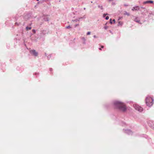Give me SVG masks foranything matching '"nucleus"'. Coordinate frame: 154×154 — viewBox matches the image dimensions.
<instances>
[{
	"label": "nucleus",
	"instance_id": "nucleus-1",
	"mask_svg": "<svg viewBox=\"0 0 154 154\" xmlns=\"http://www.w3.org/2000/svg\"><path fill=\"white\" fill-rule=\"evenodd\" d=\"M113 103L115 107L119 110L123 112H125L127 108L124 103L121 101L115 100L113 101Z\"/></svg>",
	"mask_w": 154,
	"mask_h": 154
},
{
	"label": "nucleus",
	"instance_id": "nucleus-2",
	"mask_svg": "<svg viewBox=\"0 0 154 154\" xmlns=\"http://www.w3.org/2000/svg\"><path fill=\"white\" fill-rule=\"evenodd\" d=\"M145 101L146 105L150 107L153 104L154 99L153 98L148 96L145 99Z\"/></svg>",
	"mask_w": 154,
	"mask_h": 154
},
{
	"label": "nucleus",
	"instance_id": "nucleus-3",
	"mask_svg": "<svg viewBox=\"0 0 154 154\" xmlns=\"http://www.w3.org/2000/svg\"><path fill=\"white\" fill-rule=\"evenodd\" d=\"M133 107L135 109L139 112H142L143 110V108L139 105L134 104L133 105Z\"/></svg>",
	"mask_w": 154,
	"mask_h": 154
},
{
	"label": "nucleus",
	"instance_id": "nucleus-4",
	"mask_svg": "<svg viewBox=\"0 0 154 154\" xmlns=\"http://www.w3.org/2000/svg\"><path fill=\"white\" fill-rule=\"evenodd\" d=\"M124 132L128 135H132L133 134V132L130 129H123Z\"/></svg>",
	"mask_w": 154,
	"mask_h": 154
},
{
	"label": "nucleus",
	"instance_id": "nucleus-5",
	"mask_svg": "<svg viewBox=\"0 0 154 154\" xmlns=\"http://www.w3.org/2000/svg\"><path fill=\"white\" fill-rule=\"evenodd\" d=\"M29 53L32 55L37 57L38 55V53L35 50H31L29 51Z\"/></svg>",
	"mask_w": 154,
	"mask_h": 154
},
{
	"label": "nucleus",
	"instance_id": "nucleus-6",
	"mask_svg": "<svg viewBox=\"0 0 154 154\" xmlns=\"http://www.w3.org/2000/svg\"><path fill=\"white\" fill-rule=\"evenodd\" d=\"M149 125L152 129H154V122L152 120H149L148 122Z\"/></svg>",
	"mask_w": 154,
	"mask_h": 154
},
{
	"label": "nucleus",
	"instance_id": "nucleus-7",
	"mask_svg": "<svg viewBox=\"0 0 154 154\" xmlns=\"http://www.w3.org/2000/svg\"><path fill=\"white\" fill-rule=\"evenodd\" d=\"M48 16H49L48 15H46L45 14H43L42 16V17L43 18V20L45 21H48L49 20V18L48 17Z\"/></svg>",
	"mask_w": 154,
	"mask_h": 154
},
{
	"label": "nucleus",
	"instance_id": "nucleus-8",
	"mask_svg": "<svg viewBox=\"0 0 154 154\" xmlns=\"http://www.w3.org/2000/svg\"><path fill=\"white\" fill-rule=\"evenodd\" d=\"M47 33V30H43L41 31L40 33V35L41 36H43L45 35Z\"/></svg>",
	"mask_w": 154,
	"mask_h": 154
},
{
	"label": "nucleus",
	"instance_id": "nucleus-9",
	"mask_svg": "<svg viewBox=\"0 0 154 154\" xmlns=\"http://www.w3.org/2000/svg\"><path fill=\"white\" fill-rule=\"evenodd\" d=\"M153 1L152 0H148L146 1L145 2H143V4H148L149 3H153Z\"/></svg>",
	"mask_w": 154,
	"mask_h": 154
},
{
	"label": "nucleus",
	"instance_id": "nucleus-10",
	"mask_svg": "<svg viewBox=\"0 0 154 154\" xmlns=\"http://www.w3.org/2000/svg\"><path fill=\"white\" fill-rule=\"evenodd\" d=\"M134 21L137 23L141 24L140 20L139 19L138 17H135L134 19Z\"/></svg>",
	"mask_w": 154,
	"mask_h": 154
},
{
	"label": "nucleus",
	"instance_id": "nucleus-11",
	"mask_svg": "<svg viewBox=\"0 0 154 154\" xmlns=\"http://www.w3.org/2000/svg\"><path fill=\"white\" fill-rule=\"evenodd\" d=\"M140 137H144L146 139H148L149 138L148 136L146 134H141L140 135Z\"/></svg>",
	"mask_w": 154,
	"mask_h": 154
},
{
	"label": "nucleus",
	"instance_id": "nucleus-12",
	"mask_svg": "<svg viewBox=\"0 0 154 154\" xmlns=\"http://www.w3.org/2000/svg\"><path fill=\"white\" fill-rule=\"evenodd\" d=\"M134 9L136 11L140 10V8L138 6H136L134 7Z\"/></svg>",
	"mask_w": 154,
	"mask_h": 154
},
{
	"label": "nucleus",
	"instance_id": "nucleus-13",
	"mask_svg": "<svg viewBox=\"0 0 154 154\" xmlns=\"http://www.w3.org/2000/svg\"><path fill=\"white\" fill-rule=\"evenodd\" d=\"M82 41L83 42V43L84 44H86V42H85L86 39H85V38L82 37Z\"/></svg>",
	"mask_w": 154,
	"mask_h": 154
},
{
	"label": "nucleus",
	"instance_id": "nucleus-14",
	"mask_svg": "<svg viewBox=\"0 0 154 154\" xmlns=\"http://www.w3.org/2000/svg\"><path fill=\"white\" fill-rule=\"evenodd\" d=\"M123 25V23L121 21H119L118 22V26H122Z\"/></svg>",
	"mask_w": 154,
	"mask_h": 154
},
{
	"label": "nucleus",
	"instance_id": "nucleus-15",
	"mask_svg": "<svg viewBox=\"0 0 154 154\" xmlns=\"http://www.w3.org/2000/svg\"><path fill=\"white\" fill-rule=\"evenodd\" d=\"M80 18V20H81V19H85L86 18V15H84V16L82 17H81L80 18Z\"/></svg>",
	"mask_w": 154,
	"mask_h": 154
},
{
	"label": "nucleus",
	"instance_id": "nucleus-16",
	"mask_svg": "<svg viewBox=\"0 0 154 154\" xmlns=\"http://www.w3.org/2000/svg\"><path fill=\"white\" fill-rule=\"evenodd\" d=\"M80 20V18H79L76 19L75 20H73V21L75 22H77V21H79Z\"/></svg>",
	"mask_w": 154,
	"mask_h": 154
},
{
	"label": "nucleus",
	"instance_id": "nucleus-17",
	"mask_svg": "<svg viewBox=\"0 0 154 154\" xmlns=\"http://www.w3.org/2000/svg\"><path fill=\"white\" fill-rule=\"evenodd\" d=\"M32 28L31 27L26 26V30H30Z\"/></svg>",
	"mask_w": 154,
	"mask_h": 154
},
{
	"label": "nucleus",
	"instance_id": "nucleus-18",
	"mask_svg": "<svg viewBox=\"0 0 154 154\" xmlns=\"http://www.w3.org/2000/svg\"><path fill=\"white\" fill-rule=\"evenodd\" d=\"M51 54H49V55H48L47 56V59H48V60H49L50 59L51 57Z\"/></svg>",
	"mask_w": 154,
	"mask_h": 154
},
{
	"label": "nucleus",
	"instance_id": "nucleus-19",
	"mask_svg": "<svg viewBox=\"0 0 154 154\" xmlns=\"http://www.w3.org/2000/svg\"><path fill=\"white\" fill-rule=\"evenodd\" d=\"M98 7L99 8H100L101 9H103V7L102 6H100V5H98Z\"/></svg>",
	"mask_w": 154,
	"mask_h": 154
},
{
	"label": "nucleus",
	"instance_id": "nucleus-20",
	"mask_svg": "<svg viewBox=\"0 0 154 154\" xmlns=\"http://www.w3.org/2000/svg\"><path fill=\"white\" fill-rule=\"evenodd\" d=\"M121 124L122 126H124L125 125V123L124 122H122Z\"/></svg>",
	"mask_w": 154,
	"mask_h": 154
},
{
	"label": "nucleus",
	"instance_id": "nucleus-21",
	"mask_svg": "<svg viewBox=\"0 0 154 154\" xmlns=\"http://www.w3.org/2000/svg\"><path fill=\"white\" fill-rule=\"evenodd\" d=\"M124 14L128 16L129 15V13H128L126 11L124 13Z\"/></svg>",
	"mask_w": 154,
	"mask_h": 154
},
{
	"label": "nucleus",
	"instance_id": "nucleus-22",
	"mask_svg": "<svg viewBox=\"0 0 154 154\" xmlns=\"http://www.w3.org/2000/svg\"><path fill=\"white\" fill-rule=\"evenodd\" d=\"M108 15L107 14H104L103 15V17H104L106 16V15Z\"/></svg>",
	"mask_w": 154,
	"mask_h": 154
},
{
	"label": "nucleus",
	"instance_id": "nucleus-23",
	"mask_svg": "<svg viewBox=\"0 0 154 154\" xmlns=\"http://www.w3.org/2000/svg\"><path fill=\"white\" fill-rule=\"evenodd\" d=\"M91 32H88L87 33V35H90L91 34Z\"/></svg>",
	"mask_w": 154,
	"mask_h": 154
},
{
	"label": "nucleus",
	"instance_id": "nucleus-24",
	"mask_svg": "<svg viewBox=\"0 0 154 154\" xmlns=\"http://www.w3.org/2000/svg\"><path fill=\"white\" fill-rule=\"evenodd\" d=\"M110 23L111 24H112V19L111 18L110 19Z\"/></svg>",
	"mask_w": 154,
	"mask_h": 154
},
{
	"label": "nucleus",
	"instance_id": "nucleus-25",
	"mask_svg": "<svg viewBox=\"0 0 154 154\" xmlns=\"http://www.w3.org/2000/svg\"><path fill=\"white\" fill-rule=\"evenodd\" d=\"M32 32L34 33H35V29H33L32 30Z\"/></svg>",
	"mask_w": 154,
	"mask_h": 154
},
{
	"label": "nucleus",
	"instance_id": "nucleus-26",
	"mask_svg": "<svg viewBox=\"0 0 154 154\" xmlns=\"http://www.w3.org/2000/svg\"><path fill=\"white\" fill-rule=\"evenodd\" d=\"M15 24L16 25H19L20 24V23H17L16 22L15 23Z\"/></svg>",
	"mask_w": 154,
	"mask_h": 154
},
{
	"label": "nucleus",
	"instance_id": "nucleus-27",
	"mask_svg": "<svg viewBox=\"0 0 154 154\" xmlns=\"http://www.w3.org/2000/svg\"><path fill=\"white\" fill-rule=\"evenodd\" d=\"M109 19V17L108 16H106L105 17V19L106 20H108Z\"/></svg>",
	"mask_w": 154,
	"mask_h": 154
},
{
	"label": "nucleus",
	"instance_id": "nucleus-28",
	"mask_svg": "<svg viewBox=\"0 0 154 154\" xmlns=\"http://www.w3.org/2000/svg\"><path fill=\"white\" fill-rule=\"evenodd\" d=\"M79 24H75V27H76L78 26H79Z\"/></svg>",
	"mask_w": 154,
	"mask_h": 154
},
{
	"label": "nucleus",
	"instance_id": "nucleus-29",
	"mask_svg": "<svg viewBox=\"0 0 154 154\" xmlns=\"http://www.w3.org/2000/svg\"><path fill=\"white\" fill-rule=\"evenodd\" d=\"M71 27L70 26H67L66 27V28L67 29H69V28H70Z\"/></svg>",
	"mask_w": 154,
	"mask_h": 154
},
{
	"label": "nucleus",
	"instance_id": "nucleus-30",
	"mask_svg": "<svg viewBox=\"0 0 154 154\" xmlns=\"http://www.w3.org/2000/svg\"><path fill=\"white\" fill-rule=\"evenodd\" d=\"M104 28L105 29H106L108 28V27L106 26H104Z\"/></svg>",
	"mask_w": 154,
	"mask_h": 154
},
{
	"label": "nucleus",
	"instance_id": "nucleus-31",
	"mask_svg": "<svg viewBox=\"0 0 154 154\" xmlns=\"http://www.w3.org/2000/svg\"><path fill=\"white\" fill-rule=\"evenodd\" d=\"M39 74V73H35L34 74V75H38Z\"/></svg>",
	"mask_w": 154,
	"mask_h": 154
},
{
	"label": "nucleus",
	"instance_id": "nucleus-32",
	"mask_svg": "<svg viewBox=\"0 0 154 154\" xmlns=\"http://www.w3.org/2000/svg\"><path fill=\"white\" fill-rule=\"evenodd\" d=\"M124 6L126 7V6H128V5L127 4H124Z\"/></svg>",
	"mask_w": 154,
	"mask_h": 154
},
{
	"label": "nucleus",
	"instance_id": "nucleus-33",
	"mask_svg": "<svg viewBox=\"0 0 154 154\" xmlns=\"http://www.w3.org/2000/svg\"><path fill=\"white\" fill-rule=\"evenodd\" d=\"M49 70L50 71H52V69L51 68H50L49 69Z\"/></svg>",
	"mask_w": 154,
	"mask_h": 154
},
{
	"label": "nucleus",
	"instance_id": "nucleus-34",
	"mask_svg": "<svg viewBox=\"0 0 154 154\" xmlns=\"http://www.w3.org/2000/svg\"><path fill=\"white\" fill-rule=\"evenodd\" d=\"M140 8H143V9H145V8H145V7H140Z\"/></svg>",
	"mask_w": 154,
	"mask_h": 154
},
{
	"label": "nucleus",
	"instance_id": "nucleus-35",
	"mask_svg": "<svg viewBox=\"0 0 154 154\" xmlns=\"http://www.w3.org/2000/svg\"><path fill=\"white\" fill-rule=\"evenodd\" d=\"M113 21L114 22V23H115V19H113Z\"/></svg>",
	"mask_w": 154,
	"mask_h": 154
},
{
	"label": "nucleus",
	"instance_id": "nucleus-36",
	"mask_svg": "<svg viewBox=\"0 0 154 154\" xmlns=\"http://www.w3.org/2000/svg\"><path fill=\"white\" fill-rule=\"evenodd\" d=\"M93 37H94V38H96L97 37L96 36V35H94Z\"/></svg>",
	"mask_w": 154,
	"mask_h": 154
},
{
	"label": "nucleus",
	"instance_id": "nucleus-37",
	"mask_svg": "<svg viewBox=\"0 0 154 154\" xmlns=\"http://www.w3.org/2000/svg\"><path fill=\"white\" fill-rule=\"evenodd\" d=\"M101 48H104V46H101Z\"/></svg>",
	"mask_w": 154,
	"mask_h": 154
},
{
	"label": "nucleus",
	"instance_id": "nucleus-38",
	"mask_svg": "<svg viewBox=\"0 0 154 154\" xmlns=\"http://www.w3.org/2000/svg\"><path fill=\"white\" fill-rule=\"evenodd\" d=\"M132 10L133 11H134V8L132 9Z\"/></svg>",
	"mask_w": 154,
	"mask_h": 154
},
{
	"label": "nucleus",
	"instance_id": "nucleus-39",
	"mask_svg": "<svg viewBox=\"0 0 154 154\" xmlns=\"http://www.w3.org/2000/svg\"><path fill=\"white\" fill-rule=\"evenodd\" d=\"M45 56H47V54L46 53H45Z\"/></svg>",
	"mask_w": 154,
	"mask_h": 154
},
{
	"label": "nucleus",
	"instance_id": "nucleus-40",
	"mask_svg": "<svg viewBox=\"0 0 154 154\" xmlns=\"http://www.w3.org/2000/svg\"><path fill=\"white\" fill-rule=\"evenodd\" d=\"M121 19V17H119V18L118 20H120Z\"/></svg>",
	"mask_w": 154,
	"mask_h": 154
},
{
	"label": "nucleus",
	"instance_id": "nucleus-41",
	"mask_svg": "<svg viewBox=\"0 0 154 154\" xmlns=\"http://www.w3.org/2000/svg\"><path fill=\"white\" fill-rule=\"evenodd\" d=\"M99 49L100 50H102V49H101V48H99Z\"/></svg>",
	"mask_w": 154,
	"mask_h": 154
},
{
	"label": "nucleus",
	"instance_id": "nucleus-42",
	"mask_svg": "<svg viewBox=\"0 0 154 154\" xmlns=\"http://www.w3.org/2000/svg\"><path fill=\"white\" fill-rule=\"evenodd\" d=\"M83 9L84 10H85L86 9V8H84Z\"/></svg>",
	"mask_w": 154,
	"mask_h": 154
},
{
	"label": "nucleus",
	"instance_id": "nucleus-43",
	"mask_svg": "<svg viewBox=\"0 0 154 154\" xmlns=\"http://www.w3.org/2000/svg\"><path fill=\"white\" fill-rule=\"evenodd\" d=\"M41 1H40V2H38V3H39Z\"/></svg>",
	"mask_w": 154,
	"mask_h": 154
},
{
	"label": "nucleus",
	"instance_id": "nucleus-44",
	"mask_svg": "<svg viewBox=\"0 0 154 154\" xmlns=\"http://www.w3.org/2000/svg\"><path fill=\"white\" fill-rule=\"evenodd\" d=\"M36 1H39V0H36Z\"/></svg>",
	"mask_w": 154,
	"mask_h": 154
}]
</instances>
